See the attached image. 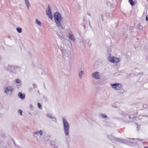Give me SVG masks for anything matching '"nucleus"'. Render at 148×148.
I'll use <instances>...</instances> for the list:
<instances>
[{
  "label": "nucleus",
  "instance_id": "obj_11",
  "mask_svg": "<svg viewBox=\"0 0 148 148\" xmlns=\"http://www.w3.org/2000/svg\"><path fill=\"white\" fill-rule=\"evenodd\" d=\"M36 23L38 24V25H40V26H41L42 25L41 23L39 21L38 19H36Z\"/></svg>",
  "mask_w": 148,
  "mask_h": 148
},
{
  "label": "nucleus",
  "instance_id": "obj_2",
  "mask_svg": "<svg viewBox=\"0 0 148 148\" xmlns=\"http://www.w3.org/2000/svg\"><path fill=\"white\" fill-rule=\"evenodd\" d=\"M62 120L65 135L67 136L69 135V123L64 118H63L62 119Z\"/></svg>",
  "mask_w": 148,
  "mask_h": 148
},
{
  "label": "nucleus",
  "instance_id": "obj_20",
  "mask_svg": "<svg viewBox=\"0 0 148 148\" xmlns=\"http://www.w3.org/2000/svg\"><path fill=\"white\" fill-rule=\"evenodd\" d=\"M103 116L106 118L107 117V116L105 115H104V116L103 115Z\"/></svg>",
  "mask_w": 148,
  "mask_h": 148
},
{
  "label": "nucleus",
  "instance_id": "obj_4",
  "mask_svg": "<svg viewBox=\"0 0 148 148\" xmlns=\"http://www.w3.org/2000/svg\"><path fill=\"white\" fill-rule=\"evenodd\" d=\"M110 85L113 88L116 90H120L122 87V85L119 84H111Z\"/></svg>",
  "mask_w": 148,
  "mask_h": 148
},
{
  "label": "nucleus",
  "instance_id": "obj_7",
  "mask_svg": "<svg viewBox=\"0 0 148 148\" xmlns=\"http://www.w3.org/2000/svg\"><path fill=\"white\" fill-rule=\"evenodd\" d=\"M98 72H95L92 73V76L95 78L96 79H99V75L98 74Z\"/></svg>",
  "mask_w": 148,
  "mask_h": 148
},
{
  "label": "nucleus",
  "instance_id": "obj_1",
  "mask_svg": "<svg viewBox=\"0 0 148 148\" xmlns=\"http://www.w3.org/2000/svg\"><path fill=\"white\" fill-rule=\"evenodd\" d=\"M54 19L56 23L57 27H61L62 28V27L61 25V21L63 19L61 15L58 12H55L53 15Z\"/></svg>",
  "mask_w": 148,
  "mask_h": 148
},
{
  "label": "nucleus",
  "instance_id": "obj_10",
  "mask_svg": "<svg viewBox=\"0 0 148 148\" xmlns=\"http://www.w3.org/2000/svg\"><path fill=\"white\" fill-rule=\"evenodd\" d=\"M129 2L132 6L134 5L135 3L133 0H129Z\"/></svg>",
  "mask_w": 148,
  "mask_h": 148
},
{
  "label": "nucleus",
  "instance_id": "obj_14",
  "mask_svg": "<svg viewBox=\"0 0 148 148\" xmlns=\"http://www.w3.org/2000/svg\"><path fill=\"white\" fill-rule=\"evenodd\" d=\"M38 108H40V109H42L41 105L40 103H38Z\"/></svg>",
  "mask_w": 148,
  "mask_h": 148
},
{
  "label": "nucleus",
  "instance_id": "obj_6",
  "mask_svg": "<svg viewBox=\"0 0 148 148\" xmlns=\"http://www.w3.org/2000/svg\"><path fill=\"white\" fill-rule=\"evenodd\" d=\"M13 90V89L11 86H8L5 89V92L7 93L9 92H12Z\"/></svg>",
  "mask_w": 148,
  "mask_h": 148
},
{
  "label": "nucleus",
  "instance_id": "obj_15",
  "mask_svg": "<svg viewBox=\"0 0 148 148\" xmlns=\"http://www.w3.org/2000/svg\"><path fill=\"white\" fill-rule=\"evenodd\" d=\"M83 71H81L80 73H79V75L80 77L82 76V74H83Z\"/></svg>",
  "mask_w": 148,
  "mask_h": 148
},
{
  "label": "nucleus",
  "instance_id": "obj_19",
  "mask_svg": "<svg viewBox=\"0 0 148 148\" xmlns=\"http://www.w3.org/2000/svg\"><path fill=\"white\" fill-rule=\"evenodd\" d=\"M145 19L147 21H148V15L146 16Z\"/></svg>",
  "mask_w": 148,
  "mask_h": 148
},
{
  "label": "nucleus",
  "instance_id": "obj_12",
  "mask_svg": "<svg viewBox=\"0 0 148 148\" xmlns=\"http://www.w3.org/2000/svg\"><path fill=\"white\" fill-rule=\"evenodd\" d=\"M25 3L27 5L28 8L29 4L28 1V0H25Z\"/></svg>",
  "mask_w": 148,
  "mask_h": 148
},
{
  "label": "nucleus",
  "instance_id": "obj_3",
  "mask_svg": "<svg viewBox=\"0 0 148 148\" xmlns=\"http://www.w3.org/2000/svg\"><path fill=\"white\" fill-rule=\"evenodd\" d=\"M108 59L109 62L113 63H117L120 61L119 59V58H115L114 56L111 57V55L109 54Z\"/></svg>",
  "mask_w": 148,
  "mask_h": 148
},
{
  "label": "nucleus",
  "instance_id": "obj_21",
  "mask_svg": "<svg viewBox=\"0 0 148 148\" xmlns=\"http://www.w3.org/2000/svg\"><path fill=\"white\" fill-rule=\"evenodd\" d=\"M34 133L35 134H37L38 133V132H34Z\"/></svg>",
  "mask_w": 148,
  "mask_h": 148
},
{
  "label": "nucleus",
  "instance_id": "obj_5",
  "mask_svg": "<svg viewBox=\"0 0 148 148\" xmlns=\"http://www.w3.org/2000/svg\"><path fill=\"white\" fill-rule=\"evenodd\" d=\"M48 8L49 9L46 12V14L48 16L49 18L51 20H52L53 19V16L51 14V12L49 5L48 6Z\"/></svg>",
  "mask_w": 148,
  "mask_h": 148
},
{
  "label": "nucleus",
  "instance_id": "obj_9",
  "mask_svg": "<svg viewBox=\"0 0 148 148\" xmlns=\"http://www.w3.org/2000/svg\"><path fill=\"white\" fill-rule=\"evenodd\" d=\"M69 38L71 40H75L74 37L72 34H69Z\"/></svg>",
  "mask_w": 148,
  "mask_h": 148
},
{
  "label": "nucleus",
  "instance_id": "obj_18",
  "mask_svg": "<svg viewBox=\"0 0 148 148\" xmlns=\"http://www.w3.org/2000/svg\"><path fill=\"white\" fill-rule=\"evenodd\" d=\"M39 134L40 135H41L42 134V132L41 131H40L39 132Z\"/></svg>",
  "mask_w": 148,
  "mask_h": 148
},
{
  "label": "nucleus",
  "instance_id": "obj_17",
  "mask_svg": "<svg viewBox=\"0 0 148 148\" xmlns=\"http://www.w3.org/2000/svg\"><path fill=\"white\" fill-rule=\"evenodd\" d=\"M18 112L20 113V114L21 115H22V113L23 111L22 110H19Z\"/></svg>",
  "mask_w": 148,
  "mask_h": 148
},
{
  "label": "nucleus",
  "instance_id": "obj_13",
  "mask_svg": "<svg viewBox=\"0 0 148 148\" xmlns=\"http://www.w3.org/2000/svg\"><path fill=\"white\" fill-rule=\"evenodd\" d=\"M16 29L17 31L19 33H21L22 32V29L20 28H17Z\"/></svg>",
  "mask_w": 148,
  "mask_h": 148
},
{
  "label": "nucleus",
  "instance_id": "obj_8",
  "mask_svg": "<svg viewBox=\"0 0 148 148\" xmlns=\"http://www.w3.org/2000/svg\"><path fill=\"white\" fill-rule=\"evenodd\" d=\"M18 96L19 98H21L22 99H24L25 98V95L24 94H22L21 92H19L18 93Z\"/></svg>",
  "mask_w": 148,
  "mask_h": 148
},
{
  "label": "nucleus",
  "instance_id": "obj_22",
  "mask_svg": "<svg viewBox=\"0 0 148 148\" xmlns=\"http://www.w3.org/2000/svg\"><path fill=\"white\" fill-rule=\"evenodd\" d=\"M144 148H148V147H144Z\"/></svg>",
  "mask_w": 148,
  "mask_h": 148
},
{
  "label": "nucleus",
  "instance_id": "obj_16",
  "mask_svg": "<svg viewBox=\"0 0 148 148\" xmlns=\"http://www.w3.org/2000/svg\"><path fill=\"white\" fill-rule=\"evenodd\" d=\"M16 82L17 83H19L20 82V80L19 79H17L16 80Z\"/></svg>",
  "mask_w": 148,
  "mask_h": 148
}]
</instances>
